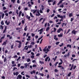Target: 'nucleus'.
<instances>
[{"label": "nucleus", "instance_id": "nucleus-14", "mask_svg": "<svg viewBox=\"0 0 79 79\" xmlns=\"http://www.w3.org/2000/svg\"><path fill=\"white\" fill-rule=\"evenodd\" d=\"M73 67H74V64H72L71 66V68L70 69V71H72V69H73Z\"/></svg>", "mask_w": 79, "mask_h": 79}, {"label": "nucleus", "instance_id": "nucleus-17", "mask_svg": "<svg viewBox=\"0 0 79 79\" xmlns=\"http://www.w3.org/2000/svg\"><path fill=\"white\" fill-rule=\"evenodd\" d=\"M26 18L27 19H28V20H29V19H30V18H31V17L29 16L28 15H27L26 16Z\"/></svg>", "mask_w": 79, "mask_h": 79}, {"label": "nucleus", "instance_id": "nucleus-49", "mask_svg": "<svg viewBox=\"0 0 79 79\" xmlns=\"http://www.w3.org/2000/svg\"><path fill=\"white\" fill-rule=\"evenodd\" d=\"M40 53H37L36 55V56H40Z\"/></svg>", "mask_w": 79, "mask_h": 79}, {"label": "nucleus", "instance_id": "nucleus-32", "mask_svg": "<svg viewBox=\"0 0 79 79\" xmlns=\"http://www.w3.org/2000/svg\"><path fill=\"white\" fill-rule=\"evenodd\" d=\"M17 68L16 67H14L13 70V71H15V69H17Z\"/></svg>", "mask_w": 79, "mask_h": 79}, {"label": "nucleus", "instance_id": "nucleus-47", "mask_svg": "<svg viewBox=\"0 0 79 79\" xmlns=\"http://www.w3.org/2000/svg\"><path fill=\"white\" fill-rule=\"evenodd\" d=\"M60 44V42H57L56 43V45H58Z\"/></svg>", "mask_w": 79, "mask_h": 79}, {"label": "nucleus", "instance_id": "nucleus-18", "mask_svg": "<svg viewBox=\"0 0 79 79\" xmlns=\"http://www.w3.org/2000/svg\"><path fill=\"white\" fill-rule=\"evenodd\" d=\"M48 58H49V56L46 57L45 60V61H47L48 60Z\"/></svg>", "mask_w": 79, "mask_h": 79}, {"label": "nucleus", "instance_id": "nucleus-2", "mask_svg": "<svg viewBox=\"0 0 79 79\" xmlns=\"http://www.w3.org/2000/svg\"><path fill=\"white\" fill-rule=\"evenodd\" d=\"M60 31H63V29L61 28H59L57 31L58 33H60Z\"/></svg>", "mask_w": 79, "mask_h": 79}, {"label": "nucleus", "instance_id": "nucleus-12", "mask_svg": "<svg viewBox=\"0 0 79 79\" xmlns=\"http://www.w3.org/2000/svg\"><path fill=\"white\" fill-rule=\"evenodd\" d=\"M28 64H27V63L24 64L25 68H26L27 67V66H28Z\"/></svg>", "mask_w": 79, "mask_h": 79}, {"label": "nucleus", "instance_id": "nucleus-3", "mask_svg": "<svg viewBox=\"0 0 79 79\" xmlns=\"http://www.w3.org/2000/svg\"><path fill=\"white\" fill-rule=\"evenodd\" d=\"M13 74L14 76H15V75L18 76V74H19V72L17 71L16 73H15V72H14L13 73Z\"/></svg>", "mask_w": 79, "mask_h": 79}, {"label": "nucleus", "instance_id": "nucleus-53", "mask_svg": "<svg viewBox=\"0 0 79 79\" xmlns=\"http://www.w3.org/2000/svg\"><path fill=\"white\" fill-rule=\"evenodd\" d=\"M58 70L56 69H55V73H57V72H58Z\"/></svg>", "mask_w": 79, "mask_h": 79}, {"label": "nucleus", "instance_id": "nucleus-4", "mask_svg": "<svg viewBox=\"0 0 79 79\" xmlns=\"http://www.w3.org/2000/svg\"><path fill=\"white\" fill-rule=\"evenodd\" d=\"M8 42V40H6V41L4 42L2 44V45H6V43Z\"/></svg>", "mask_w": 79, "mask_h": 79}, {"label": "nucleus", "instance_id": "nucleus-19", "mask_svg": "<svg viewBox=\"0 0 79 79\" xmlns=\"http://www.w3.org/2000/svg\"><path fill=\"white\" fill-rule=\"evenodd\" d=\"M56 58H57V56H55V58H53L52 59L54 60V61H55V60H56Z\"/></svg>", "mask_w": 79, "mask_h": 79}, {"label": "nucleus", "instance_id": "nucleus-22", "mask_svg": "<svg viewBox=\"0 0 79 79\" xmlns=\"http://www.w3.org/2000/svg\"><path fill=\"white\" fill-rule=\"evenodd\" d=\"M27 26H26L24 28V30L25 31H27Z\"/></svg>", "mask_w": 79, "mask_h": 79}, {"label": "nucleus", "instance_id": "nucleus-43", "mask_svg": "<svg viewBox=\"0 0 79 79\" xmlns=\"http://www.w3.org/2000/svg\"><path fill=\"white\" fill-rule=\"evenodd\" d=\"M6 57H5L4 58V63H5V62H6Z\"/></svg>", "mask_w": 79, "mask_h": 79}, {"label": "nucleus", "instance_id": "nucleus-10", "mask_svg": "<svg viewBox=\"0 0 79 79\" xmlns=\"http://www.w3.org/2000/svg\"><path fill=\"white\" fill-rule=\"evenodd\" d=\"M58 36L59 37H62L63 36V34L62 33H60V35H58Z\"/></svg>", "mask_w": 79, "mask_h": 79}, {"label": "nucleus", "instance_id": "nucleus-51", "mask_svg": "<svg viewBox=\"0 0 79 79\" xmlns=\"http://www.w3.org/2000/svg\"><path fill=\"white\" fill-rule=\"evenodd\" d=\"M13 12L12 11H10L8 13V14L9 15H11V14H12Z\"/></svg>", "mask_w": 79, "mask_h": 79}, {"label": "nucleus", "instance_id": "nucleus-54", "mask_svg": "<svg viewBox=\"0 0 79 79\" xmlns=\"http://www.w3.org/2000/svg\"><path fill=\"white\" fill-rule=\"evenodd\" d=\"M17 57L18 56H17L16 55H15L13 57V58H17Z\"/></svg>", "mask_w": 79, "mask_h": 79}, {"label": "nucleus", "instance_id": "nucleus-60", "mask_svg": "<svg viewBox=\"0 0 79 79\" xmlns=\"http://www.w3.org/2000/svg\"><path fill=\"white\" fill-rule=\"evenodd\" d=\"M40 13H43V11L41 10H40Z\"/></svg>", "mask_w": 79, "mask_h": 79}, {"label": "nucleus", "instance_id": "nucleus-31", "mask_svg": "<svg viewBox=\"0 0 79 79\" xmlns=\"http://www.w3.org/2000/svg\"><path fill=\"white\" fill-rule=\"evenodd\" d=\"M1 23L2 25H4V23H3V20L1 21Z\"/></svg>", "mask_w": 79, "mask_h": 79}, {"label": "nucleus", "instance_id": "nucleus-15", "mask_svg": "<svg viewBox=\"0 0 79 79\" xmlns=\"http://www.w3.org/2000/svg\"><path fill=\"white\" fill-rule=\"evenodd\" d=\"M67 47H69L70 48H71V45L69 44H67Z\"/></svg>", "mask_w": 79, "mask_h": 79}, {"label": "nucleus", "instance_id": "nucleus-5", "mask_svg": "<svg viewBox=\"0 0 79 79\" xmlns=\"http://www.w3.org/2000/svg\"><path fill=\"white\" fill-rule=\"evenodd\" d=\"M7 29V26H5V29L3 31V33H5V32H6V29Z\"/></svg>", "mask_w": 79, "mask_h": 79}, {"label": "nucleus", "instance_id": "nucleus-37", "mask_svg": "<svg viewBox=\"0 0 79 79\" xmlns=\"http://www.w3.org/2000/svg\"><path fill=\"white\" fill-rule=\"evenodd\" d=\"M21 59V56H19V58L16 60V61H18L19 60Z\"/></svg>", "mask_w": 79, "mask_h": 79}, {"label": "nucleus", "instance_id": "nucleus-34", "mask_svg": "<svg viewBox=\"0 0 79 79\" xmlns=\"http://www.w3.org/2000/svg\"><path fill=\"white\" fill-rule=\"evenodd\" d=\"M56 4V1H54L53 2V3L52 4V5H55Z\"/></svg>", "mask_w": 79, "mask_h": 79}, {"label": "nucleus", "instance_id": "nucleus-36", "mask_svg": "<svg viewBox=\"0 0 79 79\" xmlns=\"http://www.w3.org/2000/svg\"><path fill=\"white\" fill-rule=\"evenodd\" d=\"M72 57H73V58H74L75 57H76V55H74V54H73L72 55Z\"/></svg>", "mask_w": 79, "mask_h": 79}, {"label": "nucleus", "instance_id": "nucleus-38", "mask_svg": "<svg viewBox=\"0 0 79 79\" xmlns=\"http://www.w3.org/2000/svg\"><path fill=\"white\" fill-rule=\"evenodd\" d=\"M15 1H16V0H11V2H13V3H14Z\"/></svg>", "mask_w": 79, "mask_h": 79}, {"label": "nucleus", "instance_id": "nucleus-16", "mask_svg": "<svg viewBox=\"0 0 79 79\" xmlns=\"http://www.w3.org/2000/svg\"><path fill=\"white\" fill-rule=\"evenodd\" d=\"M21 44H22V43H19L18 46V48H21Z\"/></svg>", "mask_w": 79, "mask_h": 79}, {"label": "nucleus", "instance_id": "nucleus-48", "mask_svg": "<svg viewBox=\"0 0 79 79\" xmlns=\"http://www.w3.org/2000/svg\"><path fill=\"white\" fill-rule=\"evenodd\" d=\"M26 77H28V78H30V76L29 75H26Z\"/></svg>", "mask_w": 79, "mask_h": 79}, {"label": "nucleus", "instance_id": "nucleus-21", "mask_svg": "<svg viewBox=\"0 0 79 79\" xmlns=\"http://www.w3.org/2000/svg\"><path fill=\"white\" fill-rule=\"evenodd\" d=\"M30 16H31V18H34V16L33 15H32V13H31V12L30 13Z\"/></svg>", "mask_w": 79, "mask_h": 79}, {"label": "nucleus", "instance_id": "nucleus-55", "mask_svg": "<svg viewBox=\"0 0 79 79\" xmlns=\"http://www.w3.org/2000/svg\"><path fill=\"white\" fill-rule=\"evenodd\" d=\"M42 37H43V36H42L41 37L39 38L38 39V40H40V39H42Z\"/></svg>", "mask_w": 79, "mask_h": 79}, {"label": "nucleus", "instance_id": "nucleus-50", "mask_svg": "<svg viewBox=\"0 0 79 79\" xmlns=\"http://www.w3.org/2000/svg\"><path fill=\"white\" fill-rule=\"evenodd\" d=\"M54 32H56V29L55 28H54Z\"/></svg>", "mask_w": 79, "mask_h": 79}, {"label": "nucleus", "instance_id": "nucleus-62", "mask_svg": "<svg viewBox=\"0 0 79 79\" xmlns=\"http://www.w3.org/2000/svg\"><path fill=\"white\" fill-rule=\"evenodd\" d=\"M5 15L6 16H8V13H5Z\"/></svg>", "mask_w": 79, "mask_h": 79}, {"label": "nucleus", "instance_id": "nucleus-6", "mask_svg": "<svg viewBox=\"0 0 79 79\" xmlns=\"http://www.w3.org/2000/svg\"><path fill=\"white\" fill-rule=\"evenodd\" d=\"M76 32H77V31H76L74 30H73L71 31L72 34H76Z\"/></svg>", "mask_w": 79, "mask_h": 79}, {"label": "nucleus", "instance_id": "nucleus-24", "mask_svg": "<svg viewBox=\"0 0 79 79\" xmlns=\"http://www.w3.org/2000/svg\"><path fill=\"white\" fill-rule=\"evenodd\" d=\"M49 29H50V27H48L46 28V31H48V30H49Z\"/></svg>", "mask_w": 79, "mask_h": 79}, {"label": "nucleus", "instance_id": "nucleus-7", "mask_svg": "<svg viewBox=\"0 0 79 79\" xmlns=\"http://www.w3.org/2000/svg\"><path fill=\"white\" fill-rule=\"evenodd\" d=\"M5 23L6 24V25H8L9 24H10V21H9L8 22H7V20H6L5 22Z\"/></svg>", "mask_w": 79, "mask_h": 79}, {"label": "nucleus", "instance_id": "nucleus-52", "mask_svg": "<svg viewBox=\"0 0 79 79\" xmlns=\"http://www.w3.org/2000/svg\"><path fill=\"white\" fill-rule=\"evenodd\" d=\"M25 22H24V20H22V24H24Z\"/></svg>", "mask_w": 79, "mask_h": 79}, {"label": "nucleus", "instance_id": "nucleus-44", "mask_svg": "<svg viewBox=\"0 0 79 79\" xmlns=\"http://www.w3.org/2000/svg\"><path fill=\"white\" fill-rule=\"evenodd\" d=\"M13 46H14V44H12L11 46V49H13Z\"/></svg>", "mask_w": 79, "mask_h": 79}, {"label": "nucleus", "instance_id": "nucleus-63", "mask_svg": "<svg viewBox=\"0 0 79 79\" xmlns=\"http://www.w3.org/2000/svg\"><path fill=\"white\" fill-rule=\"evenodd\" d=\"M47 79H48L49 78V74H48V75L47 76Z\"/></svg>", "mask_w": 79, "mask_h": 79}, {"label": "nucleus", "instance_id": "nucleus-61", "mask_svg": "<svg viewBox=\"0 0 79 79\" xmlns=\"http://www.w3.org/2000/svg\"><path fill=\"white\" fill-rule=\"evenodd\" d=\"M17 3H20V1H19V0H17Z\"/></svg>", "mask_w": 79, "mask_h": 79}, {"label": "nucleus", "instance_id": "nucleus-57", "mask_svg": "<svg viewBox=\"0 0 79 79\" xmlns=\"http://www.w3.org/2000/svg\"><path fill=\"white\" fill-rule=\"evenodd\" d=\"M16 13L17 14V15H18L19 13H18V10H16Z\"/></svg>", "mask_w": 79, "mask_h": 79}, {"label": "nucleus", "instance_id": "nucleus-30", "mask_svg": "<svg viewBox=\"0 0 79 79\" xmlns=\"http://www.w3.org/2000/svg\"><path fill=\"white\" fill-rule=\"evenodd\" d=\"M58 64V62H56V63H55V64H54V66H56V65L57 64Z\"/></svg>", "mask_w": 79, "mask_h": 79}, {"label": "nucleus", "instance_id": "nucleus-59", "mask_svg": "<svg viewBox=\"0 0 79 79\" xmlns=\"http://www.w3.org/2000/svg\"><path fill=\"white\" fill-rule=\"evenodd\" d=\"M43 18H41L39 20V21L40 22V21H42V19H43Z\"/></svg>", "mask_w": 79, "mask_h": 79}, {"label": "nucleus", "instance_id": "nucleus-27", "mask_svg": "<svg viewBox=\"0 0 79 79\" xmlns=\"http://www.w3.org/2000/svg\"><path fill=\"white\" fill-rule=\"evenodd\" d=\"M15 42H17V43H19V44H20V43H21V42L19 40H16L15 41Z\"/></svg>", "mask_w": 79, "mask_h": 79}, {"label": "nucleus", "instance_id": "nucleus-8", "mask_svg": "<svg viewBox=\"0 0 79 79\" xmlns=\"http://www.w3.org/2000/svg\"><path fill=\"white\" fill-rule=\"evenodd\" d=\"M56 35H54V40H58V38H56Z\"/></svg>", "mask_w": 79, "mask_h": 79}, {"label": "nucleus", "instance_id": "nucleus-41", "mask_svg": "<svg viewBox=\"0 0 79 79\" xmlns=\"http://www.w3.org/2000/svg\"><path fill=\"white\" fill-rule=\"evenodd\" d=\"M64 18V16H60V18H61V19H63Z\"/></svg>", "mask_w": 79, "mask_h": 79}, {"label": "nucleus", "instance_id": "nucleus-33", "mask_svg": "<svg viewBox=\"0 0 79 79\" xmlns=\"http://www.w3.org/2000/svg\"><path fill=\"white\" fill-rule=\"evenodd\" d=\"M64 7V6L63 5V4H62L60 6V8H63Z\"/></svg>", "mask_w": 79, "mask_h": 79}, {"label": "nucleus", "instance_id": "nucleus-64", "mask_svg": "<svg viewBox=\"0 0 79 79\" xmlns=\"http://www.w3.org/2000/svg\"><path fill=\"white\" fill-rule=\"evenodd\" d=\"M50 11V10L49 9H48L47 10V13H48Z\"/></svg>", "mask_w": 79, "mask_h": 79}, {"label": "nucleus", "instance_id": "nucleus-45", "mask_svg": "<svg viewBox=\"0 0 79 79\" xmlns=\"http://www.w3.org/2000/svg\"><path fill=\"white\" fill-rule=\"evenodd\" d=\"M24 73V72H22L21 73V74L22 75H23V76H24L25 74H24V73Z\"/></svg>", "mask_w": 79, "mask_h": 79}, {"label": "nucleus", "instance_id": "nucleus-29", "mask_svg": "<svg viewBox=\"0 0 79 79\" xmlns=\"http://www.w3.org/2000/svg\"><path fill=\"white\" fill-rule=\"evenodd\" d=\"M72 13H70L69 14V17H71V16H73V14H72Z\"/></svg>", "mask_w": 79, "mask_h": 79}, {"label": "nucleus", "instance_id": "nucleus-35", "mask_svg": "<svg viewBox=\"0 0 79 79\" xmlns=\"http://www.w3.org/2000/svg\"><path fill=\"white\" fill-rule=\"evenodd\" d=\"M34 44H35V42H32L31 43V45H34Z\"/></svg>", "mask_w": 79, "mask_h": 79}, {"label": "nucleus", "instance_id": "nucleus-9", "mask_svg": "<svg viewBox=\"0 0 79 79\" xmlns=\"http://www.w3.org/2000/svg\"><path fill=\"white\" fill-rule=\"evenodd\" d=\"M17 77L19 78V79H21L22 78V76L21 75H19L17 76Z\"/></svg>", "mask_w": 79, "mask_h": 79}, {"label": "nucleus", "instance_id": "nucleus-26", "mask_svg": "<svg viewBox=\"0 0 79 79\" xmlns=\"http://www.w3.org/2000/svg\"><path fill=\"white\" fill-rule=\"evenodd\" d=\"M70 31H71V30L70 29H69L68 31L66 32V34H68V33Z\"/></svg>", "mask_w": 79, "mask_h": 79}, {"label": "nucleus", "instance_id": "nucleus-42", "mask_svg": "<svg viewBox=\"0 0 79 79\" xmlns=\"http://www.w3.org/2000/svg\"><path fill=\"white\" fill-rule=\"evenodd\" d=\"M20 68L21 69H24V66H21L20 67Z\"/></svg>", "mask_w": 79, "mask_h": 79}, {"label": "nucleus", "instance_id": "nucleus-58", "mask_svg": "<svg viewBox=\"0 0 79 79\" xmlns=\"http://www.w3.org/2000/svg\"><path fill=\"white\" fill-rule=\"evenodd\" d=\"M36 66H37V65H35V64L33 65H32L33 68H34L35 67H36Z\"/></svg>", "mask_w": 79, "mask_h": 79}, {"label": "nucleus", "instance_id": "nucleus-20", "mask_svg": "<svg viewBox=\"0 0 79 79\" xmlns=\"http://www.w3.org/2000/svg\"><path fill=\"white\" fill-rule=\"evenodd\" d=\"M71 72H70L69 73H68L67 75V76L68 77H69V76H71V75L72 74Z\"/></svg>", "mask_w": 79, "mask_h": 79}, {"label": "nucleus", "instance_id": "nucleus-28", "mask_svg": "<svg viewBox=\"0 0 79 79\" xmlns=\"http://www.w3.org/2000/svg\"><path fill=\"white\" fill-rule=\"evenodd\" d=\"M27 62H29L31 61V59L29 58H28L27 60Z\"/></svg>", "mask_w": 79, "mask_h": 79}, {"label": "nucleus", "instance_id": "nucleus-46", "mask_svg": "<svg viewBox=\"0 0 79 79\" xmlns=\"http://www.w3.org/2000/svg\"><path fill=\"white\" fill-rule=\"evenodd\" d=\"M44 29L43 28H41V29H40V30H39L38 31V32H39V31H43V30Z\"/></svg>", "mask_w": 79, "mask_h": 79}, {"label": "nucleus", "instance_id": "nucleus-11", "mask_svg": "<svg viewBox=\"0 0 79 79\" xmlns=\"http://www.w3.org/2000/svg\"><path fill=\"white\" fill-rule=\"evenodd\" d=\"M37 10H32L31 11H33V13L34 14H35V12H37Z\"/></svg>", "mask_w": 79, "mask_h": 79}, {"label": "nucleus", "instance_id": "nucleus-56", "mask_svg": "<svg viewBox=\"0 0 79 79\" xmlns=\"http://www.w3.org/2000/svg\"><path fill=\"white\" fill-rule=\"evenodd\" d=\"M73 20H74V18H71V20H70L71 22H72V21H73Z\"/></svg>", "mask_w": 79, "mask_h": 79}, {"label": "nucleus", "instance_id": "nucleus-40", "mask_svg": "<svg viewBox=\"0 0 79 79\" xmlns=\"http://www.w3.org/2000/svg\"><path fill=\"white\" fill-rule=\"evenodd\" d=\"M70 53V52H69L67 54V57H68L69 56V53Z\"/></svg>", "mask_w": 79, "mask_h": 79}, {"label": "nucleus", "instance_id": "nucleus-23", "mask_svg": "<svg viewBox=\"0 0 79 79\" xmlns=\"http://www.w3.org/2000/svg\"><path fill=\"white\" fill-rule=\"evenodd\" d=\"M5 16V14L4 13H3L2 15V18L3 19V18H4V16Z\"/></svg>", "mask_w": 79, "mask_h": 79}, {"label": "nucleus", "instance_id": "nucleus-25", "mask_svg": "<svg viewBox=\"0 0 79 79\" xmlns=\"http://www.w3.org/2000/svg\"><path fill=\"white\" fill-rule=\"evenodd\" d=\"M39 63H40V64H44V62H42V61H41V60H40L39 61Z\"/></svg>", "mask_w": 79, "mask_h": 79}, {"label": "nucleus", "instance_id": "nucleus-13", "mask_svg": "<svg viewBox=\"0 0 79 79\" xmlns=\"http://www.w3.org/2000/svg\"><path fill=\"white\" fill-rule=\"evenodd\" d=\"M22 14V12L21 11H20L19 13V17H21V15Z\"/></svg>", "mask_w": 79, "mask_h": 79}, {"label": "nucleus", "instance_id": "nucleus-1", "mask_svg": "<svg viewBox=\"0 0 79 79\" xmlns=\"http://www.w3.org/2000/svg\"><path fill=\"white\" fill-rule=\"evenodd\" d=\"M37 13H38V14L37 13L35 14L36 16H40L41 15V14H40L39 12V10H37Z\"/></svg>", "mask_w": 79, "mask_h": 79}, {"label": "nucleus", "instance_id": "nucleus-39", "mask_svg": "<svg viewBox=\"0 0 79 79\" xmlns=\"http://www.w3.org/2000/svg\"><path fill=\"white\" fill-rule=\"evenodd\" d=\"M29 48V45H28V47H27V48H25V49L26 50H28V48Z\"/></svg>", "mask_w": 79, "mask_h": 79}]
</instances>
